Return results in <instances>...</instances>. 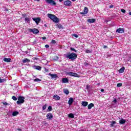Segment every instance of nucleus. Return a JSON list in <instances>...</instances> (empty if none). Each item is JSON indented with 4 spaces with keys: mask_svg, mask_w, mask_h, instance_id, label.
I'll return each instance as SVG.
<instances>
[{
    "mask_svg": "<svg viewBox=\"0 0 131 131\" xmlns=\"http://www.w3.org/2000/svg\"><path fill=\"white\" fill-rule=\"evenodd\" d=\"M66 58L69 59V60H71V61H74V60L77 58V54L74 52H68L66 55Z\"/></svg>",
    "mask_w": 131,
    "mask_h": 131,
    "instance_id": "1",
    "label": "nucleus"
},
{
    "mask_svg": "<svg viewBox=\"0 0 131 131\" xmlns=\"http://www.w3.org/2000/svg\"><path fill=\"white\" fill-rule=\"evenodd\" d=\"M47 16L48 18L51 19V20H52L53 22L55 23H58L59 21H60V19L59 18L57 17L55 15L51 14V13H48L47 14Z\"/></svg>",
    "mask_w": 131,
    "mask_h": 131,
    "instance_id": "2",
    "label": "nucleus"
},
{
    "mask_svg": "<svg viewBox=\"0 0 131 131\" xmlns=\"http://www.w3.org/2000/svg\"><path fill=\"white\" fill-rule=\"evenodd\" d=\"M67 74L68 75H69V76H73V77H80V75L76 73H73L72 72H69L67 73Z\"/></svg>",
    "mask_w": 131,
    "mask_h": 131,
    "instance_id": "3",
    "label": "nucleus"
},
{
    "mask_svg": "<svg viewBox=\"0 0 131 131\" xmlns=\"http://www.w3.org/2000/svg\"><path fill=\"white\" fill-rule=\"evenodd\" d=\"M18 101L16 102L17 104H23L24 103L25 98L23 96H18Z\"/></svg>",
    "mask_w": 131,
    "mask_h": 131,
    "instance_id": "4",
    "label": "nucleus"
},
{
    "mask_svg": "<svg viewBox=\"0 0 131 131\" xmlns=\"http://www.w3.org/2000/svg\"><path fill=\"white\" fill-rule=\"evenodd\" d=\"M29 31L30 32H32V33H34V34H36L37 33H39V31L38 29L34 28V29H29Z\"/></svg>",
    "mask_w": 131,
    "mask_h": 131,
    "instance_id": "5",
    "label": "nucleus"
},
{
    "mask_svg": "<svg viewBox=\"0 0 131 131\" xmlns=\"http://www.w3.org/2000/svg\"><path fill=\"white\" fill-rule=\"evenodd\" d=\"M63 5L66 7H71L72 3L69 0H67L63 2Z\"/></svg>",
    "mask_w": 131,
    "mask_h": 131,
    "instance_id": "6",
    "label": "nucleus"
},
{
    "mask_svg": "<svg viewBox=\"0 0 131 131\" xmlns=\"http://www.w3.org/2000/svg\"><path fill=\"white\" fill-rule=\"evenodd\" d=\"M46 2L48 4H50L51 6H56L57 5V3L54 0H46Z\"/></svg>",
    "mask_w": 131,
    "mask_h": 131,
    "instance_id": "7",
    "label": "nucleus"
},
{
    "mask_svg": "<svg viewBox=\"0 0 131 131\" xmlns=\"http://www.w3.org/2000/svg\"><path fill=\"white\" fill-rule=\"evenodd\" d=\"M88 13H89V9L88 8V7H85L84 8L83 11L80 12V14L81 15H85L88 14Z\"/></svg>",
    "mask_w": 131,
    "mask_h": 131,
    "instance_id": "8",
    "label": "nucleus"
},
{
    "mask_svg": "<svg viewBox=\"0 0 131 131\" xmlns=\"http://www.w3.org/2000/svg\"><path fill=\"white\" fill-rule=\"evenodd\" d=\"M32 20L36 23L37 25H38V24L40 22V18L39 17H34L32 18Z\"/></svg>",
    "mask_w": 131,
    "mask_h": 131,
    "instance_id": "9",
    "label": "nucleus"
},
{
    "mask_svg": "<svg viewBox=\"0 0 131 131\" xmlns=\"http://www.w3.org/2000/svg\"><path fill=\"white\" fill-rule=\"evenodd\" d=\"M46 117L47 119H49V120H51V119H52L53 117H54L53 116V114H52V113H49L48 114H47Z\"/></svg>",
    "mask_w": 131,
    "mask_h": 131,
    "instance_id": "10",
    "label": "nucleus"
},
{
    "mask_svg": "<svg viewBox=\"0 0 131 131\" xmlns=\"http://www.w3.org/2000/svg\"><path fill=\"white\" fill-rule=\"evenodd\" d=\"M116 32H118V33H124V29L121 28L117 29Z\"/></svg>",
    "mask_w": 131,
    "mask_h": 131,
    "instance_id": "11",
    "label": "nucleus"
},
{
    "mask_svg": "<svg viewBox=\"0 0 131 131\" xmlns=\"http://www.w3.org/2000/svg\"><path fill=\"white\" fill-rule=\"evenodd\" d=\"M74 101V100H73V98L72 97H71L69 100V101H68V104L70 106H71V105L72 104H73V102Z\"/></svg>",
    "mask_w": 131,
    "mask_h": 131,
    "instance_id": "12",
    "label": "nucleus"
},
{
    "mask_svg": "<svg viewBox=\"0 0 131 131\" xmlns=\"http://www.w3.org/2000/svg\"><path fill=\"white\" fill-rule=\"evenodd\" d=\"M62 83H67L69 82V80L67 78H63L62 79Z\"/></svg>",
    "mask_w": 131,
    "mask_h": 131,
    "instance_id": "13",
    "label": "nucleus"
},
{
    "mask_svg": "<svg viewBox=\"0 0 131 131\" xmlns=\"http://www.w3.org/2000/svg\"><path fill=\"white\" fill-rule=\"evenodd\" d=\"M53 99L54 100H56V101H58L61 99V97H60V96H59L58 95H55L53 96Z\"/></svg>",
    "mask_w": 131,
    "mask_h": 131,
    "instance_id": "14",
    "label": "nucleus"
},
{
    "mask_svg": "<svg viewBox=\"0 0 131 131\" xmlns=\"http://www.w3.org/2000/svg\"><path fill=\"white\" fill-rule=\"evenodd\" d=\"M81 105L83 107H86L89 105V102L88 101H82Z\"/></svg>",
    "mask_w": 131,
    "mask_h": 131,
    "instance_id": "15",
    "label": "nucleus"
},
{
    "mask_svg": "<svg viewBox=\"0 0 131 131\" xmlns=\"http://www.w3.org/2000/svg\"><path fill=\"white\" fill-rule=\"evenodd\" d=\"M49 75H50V76H51V78H57V77H58V75L57 74H53L49 73Z\"/></svg>",
    "mask_w": 131,
    "mask_h": 131,
    "instance_id": "16",
    "label": "nucleus"
},
{
    "mask_svg": "<svg viewBox=\"0 0 131 131\" xmlns=\"http://www.w3.org/2000/svg\"><path fill=\"white\" fill-rule=\"evenodd\" d=\"M88 22H89V23H95V22H96V19L95 18L88 19Z\"/></svg>",
    "mask_w": 131,
    "mask_h": 131,
    "instance_id": "17",
    "label": "nucleus"
},
{
    "mask_svg": "<svg viewBox=\"0 0 131 131\" xmlns=\"http://www.w3.org/2000/svg\"><path fill=\"white\" fill-rule=\"evenodd\" d=\"M4 62H7V63H10L11 62V58H4L3 59Z\"/></svg>",
    "mask_w": 131,
    "mask_h": 131,
    "instance_id": "18",
    "label": "nucleus"
},
{
    "mask_svg": "<svg viewBox=\"0 0 131 131\" xmlns=\"http://www.w3.org/2000/svg\"><path fill=\"white\" fill-rule=\"evenodd\" d=\"M125 69V68H124V67H122L120 70H118V72L120 73H123Z\"/></svg>",
    "mask_w": 131,
    "mask_h": 131,
    "instance_id": "19",
    "label": "nucleus"
},
{
    "mask_svg": "<svg viewBox=\"0 0 131 131\" xmlns=\"http://www.w3.org/2000/svg\"><path fill=\"white\" fill-rule=\"evenodd\" d=\"M94 106H95V104H94V103H91L88 105V108L89 110H90V109H92V108H93V107H94Z\"/></svg>",
    "mask_w": 131,
    "mask_h": 131,
    "instance_id": "20",
    "label": "nucleus"
},
{
    "mask_svg": "<svg viewBox=\"0 0 131 131\" xmlns=\"http://www.w3.org/2000/svg\"><path fill=\"white\" fill-rule=\"evenodd\" d=\"M57 28H58L59 29H64V27L62 26V25L58 24L56 25Z\"/></svg>",
    "mask_w": 131,
    "mask_h": 131,
    "instance_id": "21",
    "label": "nucleus"
},
{
    "mask_svg": "<svg viewBox=\"0 0 131 131\" xmlns=\"http://www.w3.org/2000/svg\"><path fill=\"white\" fill-rule=\"evenodd\" d=\"M119 122L120 124H124L126 122V121L123 119H121Z\"/></svg>",
    "mask_w": 131,
    "mask_h": 131,
    "instance_id": "22",
    "label": "nucleus"
},
{
    "mask_svg": "<svg viewBox=\"0 0 131 131\" xmlns=\"http://www.w3.org/2000/svg\"><path fill=\"white\" fill-rule=\"evenodd\" d=\"M35 69H36V70L40 71L41 70V67L38 66H34Z\"/></svg>",
    "mask_w": 131,
    "mask_h": 131,
    "instance_id": "23",
    "label": "nucleus"
},
{
    "mask_svg": "<svg viewBox=\"0 0 131 131\" xmlns=\"http://www.w3.org/2000/svg\"><path fill=\"white\" fill-rule=\"evenodd\" d=\"M116 121H112L111 123V124H110L111 127H114V124H116Z\"/></svg>",
    "mask_w": 131,
    "mask_h": 131,
    "instance_id": "24",
    "label": "nucleus"
},
{
    "mask_svg": "<svg viewBox=\"0 0 131 131\" xmlns=\"http://www.w3.org/2000/svg\"><path fill=\"white\" fill-rule=\"evenodd\" d=\"M30 62V60L25 58L24 60H23V63H27Z\"/></svg>",
    "mask_w": 131,
    "mask_h": 131,
    "instance_id": "25",
    "label": "nucleus"
},
{
    "mask_svg": "<svg viewBox=\"0 0 131 131\" xmlns=\"http://www.w3.org/2000/svg\"><path fill=\"white\" fill-rule=\"evenodd\" d=\"M69 118H74V114L70 113L68 115Z\"/></svg>",
    "mask_w": 131,
    "mask_h": 131,
    "instance_id": "26",
    "label": "nucleus"
},
{
    "mask_svg": "<svg viewBox=\"0 0 131 131\" xmlns=\"http://www.w3.org/2000/svg\"><path fill=\"white\" fill-rule=\"evenodd\" d=\"M63 93L66 94V95H69V90L68 89L63 90Z\"/></svg>",
    "mask_w": 131,
    "mask_h": 131,
    "instance_id": "27",
    "label": "nucleus"
},
{
    "mask_svg": "<svg viewBox=\"0 0 131 131\" xmlns=\"http://www.w3.org/2000/svg\"><path fill=\"white\" fill-rule=\"evenodd\" d=\"M18 114H19V112H18L17 111H15L12 113L13 116H17V115H18Z\"/></svg>",
    "mask_w": 131,
    "mask_h": 131,
    "instance_id": "28",
    "label": "nucleus"
},
{
    "mask_svg": "<svg viewBox=\"0 0 131 131\" xmlns=\"http://www.w3.org/2000/svg\"><path fill=\"white\" fill-rule=\"evenodd\" d=\"M71 51H72V52H75V53H77V50H76L75 49L73 48H70Z\"/></svg>",
    "mask_w": 131,
    "mask_h": 131,
    "instance_id": "29",
    "label": "nucleus"
},
{
    "mask_svg": "<svg viewBox=\"0 0 131 131\" xmlns=\"http://www.w3.org/2000/svg\"><path fill=\"white\" fill-rule=\"evenodd\" d=\"M52 106H49L48 108V112H51V111H52Z\"/></svg>",
    "mask_w": 131,
    "mask_h": 131,
    "instance_id": "30",
    "label": "nucleus"
},
{
    "mask_svg": "<svg viewBox=\"0 0 131 131\" xmlns=\"http://www.w3.org/2000/svg\"><path fill=\"white\" fill-rule=\"evenodd\" d=\"M11 99L13 100V101H17V97L16 96H12Z\"/></svg>",
    "mask_w": 131,
    "mask_h": 131,
    "instance_id": "31",
    "label": "nucleus"
},
{
    "mask_svg": "<svg viewBox=\"0 0 131 131\" xmlns=\"http://www.w3.org/2000/svg\"><path fill=\"white\" fill-rule=\"evenodd\" d=\"M113 103L116 104L117 103V99L116 98H114V100L112 101Z\"/></svg>",
    "mask_w": 131,
    "mask_h": 131,
    "instance_id": "32",
    "label": "nucleus"
},
{
    "mask_svg": "<svg viewBox=\"0 0 131 131\" xmlns=\"http://www.w3.org/2000/svg\"><path fill=\"white\" fill-rule=\"evenodd\" d=\"M46 109H47V104H45L42 107V110L43 111L46 110Z\"/></svg>",
    "mask_w": 131,
    "mask_h": 131,
    "instance_id": "33",
    "label": "nucleus"
},
{
    "mask_svg": "<svg viewBox=\"0 0 131 131\" xmlns=\"http://www.w3.org/2000/svg\"><path fill=\"white\" fill-rule=\"evenodd\" d=\"M34 81H35V82H38V81H41V79H38V78H36V79H34Z\"/></svg>",
    "mask_w": 131,
    "mask_h": 131,
    "instance_id": "34",
    "label": "nucleus"
},
{
    "mask_svg": "<svg viewBox=\"0 0 131 131\" xmlns=\"http://www.w3.org/2000/svg\"><path fill=\"white\" fill-rule=\"evenodd\" d=\"M6 81L5 79H0V83H2L3 82H5Z\"/></svg>",
    "mask_w": 131,
    "mask_h": 131,
    "instance_id": "35",
    "label": "nucleus"
},
{
    "mask_svg": "<svg viewBox=\"0 0 131 131\" xmlns=\"http://www.w3.org/2000/svg\"><path fill=\"white\" fill-rule=\"evenodd\" d=\"M117 86L118 88H120L121 86H122V83H119L117 84Z\"/></svg>",
    "mask_w": 131,
    "mask_h": 131,
    "instance_id": "36",
    "label": "nucleus"
},
{
    "mask_svg": "<svg viewBox=\"0 0 131 131\" xmlns=\"http://www.w3.org/2000/svg\"><path fill=\"white\" fill-rule=\"evenodd\" d=\"M72 35V36H74V37H76V38H77V37H78V36L76 34H74Z\"/></svg>",
    "mask_w": 131,
    "mask_h": 131,
    "instance_id": "37",
    "label": "nucleus"
},
{
    "mask_svg": "<svg viewBox=\"0 0 131 131\" xmlns=\"http://www.w3.org/2000/svg\"><path fill=\"white\" fill-rule=\"evenodd\" d=\"M121 12L122 13H125L126 12V11H125V10H124V9H121Z\"/></svg>",
    "mask_w": 131,
    "mask_h": 131,
    "instance_id": "38",
    "label": "nucleus"
},
{
    "mask_svg": "<svg viewBox=\"0 0 131 131\" xmlns=\"http://www.w3.org/2000/svg\"><path fill=\"white\" fill-rule=\"evenodd\" d=\"M33 60H34V61L37 60H38V58H37L36 57H33Z\"/></svg>",
    "mask_w": 131,
    "mask_h": 131,
    "instance_id": "39",
    "label": "nucleus"
},
{
    "mask_svg": "<svg viewBox=\"0 0 131 131\" xmlns=\"http://www.w3.org/2000/svg\"><path fill=\"white\" fill-rule=\"evenodd\" d=\"M3 105H5V106L8 105V103L7 102H3Z\"/></svg>",
    "mask_w": 131,
    "mask_h": 131,
    "instance_id": "40",
    "label": "nucleus"
},
{
    "mask_svg": "<svg viewBox=\"0 0 131 131\" xmlns=\"http://www.w3.org/2000/svg\"><path fill=\"white\" fill-rule=\"evenodd\" d=\"M25 21H27V22H28V21H29V18H28V17H26L25 18Z\"/></svg>",
    "mask_w": 131,
    "mask_h": 131,
    "instance_id": "41",
    "label": "nucleus"
},
{
    "mask_svg": "<svg viewBox=\"0 0 131 131\" xmlns=\"http://www.w3.org/2000/svg\"><path fill=\"white\" fill-rule=\"evenodd\" d=\"M85 53H91V51L89 50H86Z\"/></svg>",
    "mask_w": 131,
    "mask_h": 131,
    "instance_id": "42",
    "label": "nucleus"
},
{
    "mask_svg": "<svg viewBox=\"0 0 131 131\" xmlns=\"http://www.w3.org/2000/svg\"><path fill=\"white\" fill-rule=\"evenodd\" d=\"M51 42H52V43H56V40H52L51 41Z\"/></svg>",
    "mask_w": 131,
    "mask_h": 131,
    "instance_id": "43",
    "label": "nucleus"
},
{
    "mask_svg": "<svg viewBox=\"0 0 131 131\" xmlns=\"http://www.w3.org/2000/svg\"><path fill=\"white\" fill-rule=\"evenodd\" d=\"M45 48H46L47 49H48V48H50V46H49V45H45Z\"/></svg>",
    "mask_w": 131,
    "mask_h": 131,
    "instance_id": "44",
    "label": "nucleus"
},
{
    "mask_svg": "<svg viewBox=\"0 0 131 131\" xmlns=\"http://www.w3.org/2000/svg\"><path fill=\"white\" fill-rule=\"evenodd\" d=\"M45 72H49V69H45Z\"/></svg>",
    "mask_w": 131,
    "mask_h": 131,
    "instance_id": "45",
    "label": "nucleus"
},
{
    "mask_svg": "<svg viewBox=\"0 0 131 131\" xmlns=\"http://www.w3.org/2000/svg\"><path fill=\"white\" fill-rule=\"evenodd\" d=\"M42 40H45V39H47V37H42Z\"/></svg>",
    "mask_w": 131,
    "mask_h": 131,
    "instance_id": "46",
    "label": "nucleus"
},
{
    "mask_svg": "<svg viewBox=\"0 0 131 131\" xmlns=\"http://www.w3.org/2000/svg\"><path fill=\"white\" fill-rule=\"evenodd\" d=\"M89 89H90V85H86V90H89Z\"/></svg>",
    "mask_w": 131,
    "mask_h": 131,
    "instance_id": "47",
    "label": "nucleus"
},
{
    "mask_svg": "<svg viewBox=\"0 0 131 131\" xmlns=\"http://www.w3.org/2000/svg\"><path fill=\"white\" fill-rule=\"evenodd\" d=\"M5 12H8V11H9V9H5Z\"/></svg>",
    "mask_w": 131,
    "mask_h": 131,
    "instance_id": "48",
    "label": "nucleus"
},
{
    "mask_svg": "<svg viewBox=\"0 0 131 131\" xmlns=\"http://www.w3.org/2000/svg\"><path fill=\"white\" fill-rule=\"evenodd\" d=\"M107 48V46H103V49H106Z\"/></svg>",
    "mask_w": 131,
    "mask_h": 131,
    "instance_id": "49",
    "label": "nucleus"
},
{
    "mask_svg": "<svg viewBox=\"0 0 131 131\" xmlns=\"http://www.w3.org/2000/svg\"><path fill=\"white\" fill-rule=\"evenodd\" d=\"M60 3H62L63 2V0H59Z\"/></svg>",
    "mask_w": 131,
    "mask_h": 131,
    "instance_id": "50",
    "label": "nucleus"
},
{
    "mask_svg": "<svg viewBox=\"0 0 131 131\" xmlns=\"http://www.w3.org/2000/svg\"><path fill=\"white\" fill-rule=\"evenodd\" d=\"M110 8H113V6H110Z\"/></svg>",
    "mask_w": 131,
    "mask_h": 131,
    "instance_id": "51",
    "label": "nucleus"
},
{
    "mask_svg": "<svg viewBox=\"0 0 131 131\" xmlns=\"http://www.w3.org/2000/svg\"><path fill=\"white\" fill-rule=\"evenodd\" d=\"M44 26H45V27H48V26H47L46 24L44 25Z\"/></svg>",
    "mask_w": 131,
    "mask_h": 131,
    "instance_id": "52",
    "label": "nucleus"
},
{
    "mask_svg": "<svg viewBox=\"0 0 131 131\" xmlns=\"http://www.w3.org/2000/svg\"><path fill=\"white\" fill-rule=\"evenodd\" d=\"M101 92H104V89H101Z\"/></svg>",
    "mask_w": 131,
    "mask_h": 131,
    "instance_id": "53",
    "label": "nucleus"
},
{
    "mask_svg": "<svg viewBox=\"0 0 131 131\" xmlns=\"http://www.w3.org/2000/svg\"><path fill=\"white\" fill-rule=\"evenodd\" d=\"M129 15L130 16H131V12H129Z\"/></svg>",
    "mask_w": 131,
    "mask_h": 131,
    "instance_id": "54",
    "label": "nucleus"
},
{
    "mask_svg": "<svg viewBox=\"0 0 131 131\" xmlns=\"http://www.w3.org/2000/svg\"><path fill=\"white\" fill-rule=\"evenodd\" d=\"M17 130L21 131V129L18 128V129H17Z\"/></svg>",
    "mask_w": 131,
    "mask_h": 131,
    "instance_id": "55",
    "label": "nucleus"
},
{
    "mask_svg": "<svg viewBox=\"0 0 131 131\" xmlns=\"http://www.w3.org/2000/svg\"><path fill=\"white\" fill-rule=\"evenodd\" d=\"M35 1H36L37 2H39L40 0H34Z\"/></svg>",
    "mask_w": 131,
    "mask_h": 131,
    "instance_id": "56",
    "label": "nucleus"
},
{
    "mask_svg": "<svg viewBox=\"0 0 131 131\" xmlns=\"http://www.w3.org/2000/svg\"><path fill=\"white\" fill-rule=\"evenodd\" d=\"M76 0H72V2H75Z\"/></svg>",
    "mask_w": 131,
    "mask_h": 131,
    "instance_id": "57",
    "label": "nucleus"
},
{
    "mask_svg": "<svg viewBox=\"0 0 131 131\" xmlns=\"http://www.w3.org/2000/svg\"><path fill=\"white\" fill-rule=\"evenodd\" d=\"M26 54H27V51H26Z\"/></svg>",
    "mask_w": 131,
    "mask_h": 131,
    "instance_id": "58",
    "label": "nucleus"
}]
</instances>
